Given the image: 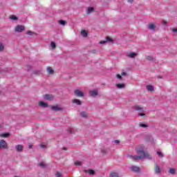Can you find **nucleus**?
Instances as JSON below:
<instances>
[{
  "instance_id": "39",
  "label": "nucleus",
  "mask_w": 177,
  "mask_h": 177,
  "mask_svg": "<svg viewBox=\"0 0 177 177\" xmlns=\"http://www.w3.org/2000/svg\"><path fill=\"white\" fill-rule=\"evenodd\" d=\"M157 154L159 157H164V155L162 154V153L160 151H157Z\"/></svg>"
},
{
  "instance_id": "4",
  "label": "nucleus",
  "mask_w": 177,
  "mask_h": 177,
  "mask_svg": "<svg viewBox=\"0 0 177 177\" xmlns=\"http://www.w3.org/2000/svg\"><path fill=\"white\" fill-rule=\"evenodd\" d=\"M74 93L76 96H78V97H84V92L81 91L80 89L75 90Z\"/></svg>"
},
{
  "instance_id": "49",
  "label": "nucleus",
  "mask_w": 177,
  "mask_h": 177,
  "mask_svg": "<svg viewBox=\"0 0 177 177\" xmlns=\"http://www.w3.org/2000/svg\"><path fill=\"white\" fill-rule=\"evenodd\" d=\"M63 150H67V148L64 147V148H63Z\"/></svg>"
},
{
  "instance_id": "38",
  "label": "nucleus",
  "mask_w": 177,
  "mask_h": 177,
  "mask_svg": "<svg viewBox=\"0 0 177 177\" xmlns=\"http://www.w3.org/2000/svg\"><path fill=\"white\" fill-rule=\"evenodd\" d=\"M116 78H118V80H122V77L120 74L116 75Z\"/></svg>"
},
{
  "instance_id": "36",
  "label": "nucleus",
  "mask_w": 177,
  "mask_h": 177,
  "mask_svg": "<svg viewBox=\"0 0 177 177\" xmlns=\"http://www.w3.org/2000/svg\"><path fill=\"white\" fill-rule=\"evenodd\" d=\"M5 49V46L0 43V52H2Z\"/></svg>"
},
{
  "instance_id": "17",
  "label": "nucleus",
  "mask_w": 177,
  "mask_h": 177,
  "mask_svg": "<svg viewBox=\"0 0 177 177\" xmlns=\"http://www.w3.org/2000/svg\"><path fill=\"white\" fill-rule=\"evenodd\" d=\"M15 149L17 151H23V145H16Z\"/></svg>"
},
{
  "instance_id": "40",
  "label": "nucleus",
  "mask_w": 177,
  "mask_h": 177,
  "mask_svg": "<svg viewBox=\"0 0 177 177\" xmlns=\"http://www.w3.org/2000/svg\"><path fill=\"white\" fill-rule=\"evenodd\" d=\"M40 147H41V149H46V145L45 144H41V145H40Z\"/></svg>"
},
{
  "instance_id": "14",
  "label": "nucleus",
  "mask_w": 177,
  "mask_h": 177,
  "mask_svg": "<svg viewBox=\"0 0 177 177\" xmlns=\"http://www.w3.org/2000/svg\"><path fill=\"white\" fill-rule=\"evenodd\" d=\"M94 10H95V8H93V7H88L86 9V14L91 15V13H93Z\"/></svg>"
},
{
  "instance_id": "32",
  "label": "nucleus",
  "mask_w": 177,
  "mask_h": 177,
  "mask_svg": "<svg viewBox=\"0 0 177 177\" xmlns=\"http://www.w3.org/2000/svg\"><path fill=\"white\" fill-rule=\"evenodd\" d=\"M59 24L61 26H66V21H64V20H59Z\"/></svg>"
},
{
  "instance_id": "46",
  "label": "nucleus",
  "mask_w": 177,
  "mask_h": 177,
  "mask_svg": "<svg viewBox=\"0 0 177 177\" xmlns=\"http://www.w3.org/2000/svg\"><path fill=\"white\" fill-rule=\"evenodd\" d=\"M114 143H115L116 145H118V143H120V140H116L114 141Z\"/></svg>"
},
{
  "instance_id": "50",
  "label": "nucleus",
  "mask_w": 177,
  "mask_h": 177,
  "mask_svg": "<svg viewBox=\"0 0 177 177\" xmlns=\"http://www.w3.org/2000/svg\"><path fill=\"white\" fill-rule=\"evenodd\" d=\"M102 153H106V151L104 150H102Z\"/></svg>"
},
{
  "instance_id": "24",
  "label": "nucleus",
  "mask_w": 177,
  "mask_h": 177,
  "mask_svg": "<svg viewBox=\"0 0 177 177\" xmlns=\"http://www.w3.org/2000/svg\"><path fill=\"white\" fill-rule=\"evenodd\" d=\"M117 88H118V89H122V88H125V84H117Z\"/></svg>"
},
{
  "instance_id": "30",
  "label": "nucleus",
  "mask_w": 177,
  "mask_h": 177,
  "mask_svg": "<svg viewBox=\"0 0 177 177\" xmlns=\"http://www.w3.org/2000/svg\"><path fill=\"white\" fill-rule=\"evenodd\" d=\"M109 177H120L118 174V173L113 172L111 173Z\"/></svg>"
},
{
  "instance_id": "15",
  "label": "nucleus",
  "mask_w": 177,
  "mask_h": 177,
  "mask_svg": "<svg viewBox=\"0 0 177 177\" xmlns=\"http://www.w3.org/2000/svg\"><path fill=\"white\" fill-rule=\"evenodd\" d=\"M155 174H161V168L160 166H158V165H156L155 166Z\"/></svg>"
},
{
  "instance_id": "26",
  "label": "nucleus",
  "mask_w": 177,
  "mask_h": 177,
  "mask_svg": "<svg viewBox=\"0 0 177 177\" xmlns=\"http://www.w3.org/2000/svg\"><path fill=\"white\" fill-rule=\"evenodd\" d=\"M10 19L14 21H16L17 20V17L16 15H11L10 16Z\"/></svg>"
},
{
  "instance_id": "33",
  "label": "nucleus",
  "mask_w": 177,
  "mask_h": 177,
  "mask_svg": "<svg viewBox=\"0 0 177 177\" xmlns=\"http://www.w3.org/2000/svg\"><path fill=\"white\" fill-rule=\"evenodd\" d=\"M39 165H40L41 168H45V167H46V165L44 162H41L40 163H39Z\"/></svg>"
},
{
  "instance_id": "18",
  "label": "nucleus",
  "mask_w": 177,
  "mask_h": 177,
  "mask_svg": "<svg viewBox=\"0 0 177 177\" xmlns=\"http://www.w3.org/2000/svg\"><path fill=\"white\" fill-rule=\"evenodd\" d=\"M47 73H48V74H50V75H52V74H54L55 73V71L52 68H50V67H47Z\"/></svg>"
},
{
  "instance_id": "9",
  "label": "nucleus",
  "mask_w": 177,
  "mask_h": 177,
  "mask_svg": "<svg viewBox=\"0 0 177 177\" xmlns=\"http://www.w3.org/2000/svg\"><path fill=\"white\" fill-rule=\"evenodd\" d=\"M131 171L133 172H140V167L137 166H131L130 167Z\"/></svg>"
},
{
  "instance_id": "34",
  "label": "nucleus",
  "mask_w": 177,
  "mask_h": 177,
  "mask_svg": "<svg viewBox=\"0 0 177 177\" xmlns=\"http://www.w3.org/2000/svg\"><path fill=\"white\" fill-rule=\"evenodd\" d=\"M55 176L56 177H63V175L62 174V173L57 171L55 174Z\"/></svg>"
},
{
  "instance_id": "10",
  "label": "nucleus",
  "mask_w": 177,
  "mask_h": 177,
  "mask_svg": "<svg viewBox=\"0 0 177 177\" xmlns=\"http://www.w3.org/2000/svg\"><path fill=\"white\" fill-rule=\"evenodd\" d=\"M127 57H129L130 59H135L136 56H138V53H129L127 54Z\"/></svg>"
},
{
  "instance_id": "47",
  "label": "nucleus",
  "mask_w": 177,
  "mask_h": 177,
  "mask_svg": "<svg viewBox=\"0 0 177 177\" xmlns=\"http://www.w3.org/2000/svg\"><path fill=\"white\" fill-rule=\"evenodd\" d=\"M127 2H129V3H132V2H133V0H127Z\"/></svg>"
},
{
  "instance_id": "8",
  "label": "nucleus",
  "mask_w": 177,
  "mask_h": 177,
  "mask_svg": "<svg viewBox=\"0 0 177 177\" xmlns=\"http://www.w3.org/2000/svg\"><path fill=\"white\" fill-rule=\"evenodd\" d=\"M107 42H113V39H110L109 37H106L105 40H102L100 41L101 45H106Z\"/></svg>"
},
{
  "instance_id": "48",
  "label": "nucleus",
  "mask_w": 177,
  "mask_h": 177,
  "mask_svg": "<svg viewBox=\"0 0 177 177\" xmlns=\"http://www.w3.org/2000/svg\"><path fill=\"white\" fill-rule=\"evenodd\" d=\"M29 149H32V145H29Z\"/></svg>"
},
{
  "instance_id": "37",
  "label": "nucleus",
  "mask_w": 177,
  "mask_h": 177,
  "mask_svg": "<svg viewBox=\"0 0 177 177\" xmlns=\"http://www.w3.org/2000/svg\"><path fill=\"white\" fill-rule=\"evenodd\" d=\"M147 59L151 62V61L154 60V58H153V57H151V56H147Z\"/></svg>"
},
{
  "instance_id": "20",
  "label": "nucleus",
  "mask_w": 177,
  "mask_h": 177,
  "mask_svg": "<svg viewBox=\"0 0 177 177\" xmlns=\"http://www.w3.org/2000/svg\"><path fill=\"white\" fill-rule=\"evenodd\" d=\"M146 88L149 92H153V91H154V87L151 85H147Z\"/></svg>"
},
{
  "instance_id": "27",
  "label": "nucleus",
  "mask_w": 177,
  "mask_h": 177,
  "mask_svg": "<svg viewBox=\"0 0 177 177\" xmlns=\"http://www.w3.org/2000/svg\"><path fill=\"white\" fill-rule=\"evenodd\" d=\"M75 165L77 167H81V165H82V162L81 161L77 160L75 162Z\"/></svg>"
},
{
  "instance_id": "41",
  "label": "nucleus",
  "mask_w": 177,
  "mask_h": 177,
  "mask_svg": "<svg viewBox=\"0 0 177 177\" xmlns=\"http://www.w3.org/2000/svg\"><path fill=\"white\" fill-rule=\"evenodd\" d=\"M31 68H32L31 66H30V65L26 66V70H28V71H30V70H31Z\"/></svg>"
},
{
  "instance_id": "2",
  "label": "nucleus",
  "mask_w": 177,
  "mask_h": 177,
  "mask_svg": "<svg viewBox=\"0 0 177 177\" xmlns=\"http://www.w3.org/2000/svg\"><path fill=\"white\" fill-rule=\"evenodd\" d=\"M25 28H26L21 25H17L15 28V32H22V31H24Z\"/></svg>"
},
{
  "instance_id": "45",
  "label": "nucleus",
  "mask_w": 177,
  "mask_h": 177,
  "mask_svg": "<svg viewBox=\"0 0 177 177\" xmlns=\"http://www.w3.org/2000/svg\"><path fill=\"white\" fill-rule=\"evenodd\" d=\"M68 131L69 132V133H73V129H68Z\"/></svg>"
},
{
  "instance_id": "43",
  "label": "nucleus",
  "mask_w": 177,
  "mask_h": 177,
  "mask_svg": "<svg viewBox=\"0 0 177 177\" xmlns=\"http://www.w3.org/2000/svg\"><path fill=\"white\" fill-rule=\"evenodd\" d=\"M173 32H174L175 34H177V28H173L172 29Z\"/></svg>"
},
{
  "instance_id": "1",
  "label": "nucleus",
  "mask_w": 177,
  "mask_h": 177,
  "mask_svg": "<svg viewBox=\"0 0 177 177\" xmlns=\"http://www.w3.org/2000/svg\"><path fill=\"white\" fill-rule=\"evenodd\" d=\"M145 145H140L136 148V152L137 153L138 156L136 155H127L128 158L132 160L133 161H139L140 160H151L152 157L150 153L147 151H145Z\"/></svg>"
},
{
  "instance_id": "11",
  "label": "nucleus",
  "mask_w": 177,
  "mask_h": 177,
  "mask_svg": "<svg viewBox=\"0 0 177 177\" xmlns=\"http://www.w3.org/2000/svg\"><path fill=\"white\" fill-rule=\"evenodd\" d=\"M148 28L149 30H150L151 31H156V25L153 23L149 24H148Z\"/></svg>"
},
{
  "instance_id": "13",
  "label": "nucleus",
  "mask_w": 177,
  "mask_h": 177,
  "mask_svg": "<svg viewBox=\"0 0 177 177\" xmlns=\"http://www.w3.org/2000/svg\"><path fill=\"white\" fill-rule=\"evenodd\" d=\"M84 172H85V174H89V175H95V171L91 169H84Z\"/></svg>"
},
{
  "instance_id": "3",
  "label": "nucleus",
  "mask_w": 177,
  "mask_h": 177,
  "mask_svg": "<svg viewBox=\"0 0 177 177\" xmlns=\"http://www.w3.org/2000/svg\"><path fill=\"white\" fill-rule=\"evenodd\" d=\"M39 107H41V109H47V107H49V104L48 103L43 102V101H39Z\"/></svg>"
},
{
  "instance_id": "44",
  "label": "nucleus",
  "mask_w": 177,
  "mask_h": 177,
  "mask_svg": "<svg viewBox=\"0 0 177 177\" xmlns=\"http://www.w3.org/2000/svg\"><path fill=\"white\" fill-rule=\"evenodd\" d=\"M121 75H122L123 77H125V75H127V73L122 72Z\"/></svg>"
},
{
  "instance_id": "19",
  "label": "nucleus",
  "mask_w": 177,
  "mask_h": 177,
  "mask_svg": "<svg viewBox=\"0 0 177 177\" xmlns=\"http://www.w3.org/2000/svg\"><path fill=\"white\" fill-rule=\"evenodd\" d=\"M51 109L53 110V111H60V110H62V109L57 106H52Z\"/></svg>"
},
{
  "instance_id": "25",
  "label": "nucleus",
  "mask_w": 177,
  "mask_h": 177,
  "mask_svg": "<svg viewBox=\"0 0 177 177\" xmlns=\"http://www.w3.org/2000/svg\"><path fill=\"white\" fill-rule=\"evenodd\" d=\"M139 127H141V128H147L149 127V125H147V124H145V123H140Z\"/></svg>"
},
{
  "instance_id": "16",
  "label": "nucleus",
  "mask_w": 177,
  "mask_h": 177,
  "mask_svg": "<svg viewBox=\"0 0 177 177\" xmlns=\"http://www.w3.org/2000/svg\"><path fill=\"white\" fill-rule=\"evenodd\" d=\"M80 115L82 118H88V113H86V111H82V112H80Z\"/></svg>"
},
{
  "instance_id": "28",
  "label": "nucleus",
  "mask_w": 177,
  "mask_h": 177,
  "mask_svg": "<svg viewBox=\"0 0 177 177\" xmlns=\"http://www.w3.org/2000/svg\"><path fill=\"white\" fill-rule=\"evenodd\" d=\"M175 172H176V170L174 168H171L169 170V173L171 174V175H174L175 174Z\"/></svg>"
},
{
  "instance_id": "6",
  "label": "nucleus",
  "mask_w": 177,
  "mask_h": 177,
  "mask_svg": "<svg viewBox=\"0 0 177 177\" xmlns=\"http://www.w3.org/2000/svg\"><path fill=\"white\" fill-rule=\"evenodd\" d=\"M43 97L45 100H53L55 99V96L50 94H46L43 95Z\"/></svg>"
},
{
  "instance_id": "42",
  "label": "nucleus",
  "mask_w": 177,
  "mask_h": 177,
  "mask_svg": "<svg viewBox=\"0 0 177 177\" xmlns=\"http://www.w3.org/2000/svg\"><path fill=\"white\" fill-rule=\"evenodd\" d=\"M138 115H140V117H146V115L143 113H138Z\"/></svg>"
},
{
  "instance_id": "7",
  "label": "nucleus",
  "mask_w": 177,
  "mask_h": 177,
  "mask_svg": "<svg viewBox=\"0 0 177 177\" xmlns=\"http://www.w3.org/2000/svg\"><path fill=\"white\" fill-rule=\"evenodd\" d=\"M98 94L99 93L97 89L91 90L89 91L90 96H92L93 97L97 96Z\"/></svg>"
},
{
  "instance_id": "12",
  "label": "nucleus",
  "mask_w": 177,
  "mask_h": 177,
  "mask_svg": "<svg viewBox=\"0 0 177 177\" xmlns=\"http://www.w3.org/2000/svg\"><path fill=\"white\" fill-rule=\"evenodd\" d=\"M72 103L77 104V106H81L82 104V102L78 99H74L72 100Z\"/></svg>"
},
{
  "instance_id": "31",
  "label": "nucleus",
  "mask_w": 177,
  "mask_h": 177,
  "mask_svg": "<svg viewBox=\"0 0 177 177\" xmlns=\"http://www.w3.org/2000/svg\"><path fill=\"white\" fill-rule=\"evenodd\" d=\"M27 35H29V36H32V35H34V34H35V32L31 31V30H28L27 32H26Z\"/></svg>"
},
{
  "instance_id": "35",
  "label": "nucleus",
  "mask_w": 177,
  "mask_h": 177,
  "mask_svg": "<svg viewBox=\"0 0 177 177\" xmlns=\"http://www.w3.org/2000/svg\"><path fill=\"white\" fill-rule=\"evenodd\" d=\"M50 46H51L52 49H55V48H56V44H55V42L52 41L50 43Z\"/></svg>"
},
{
  "instance_id": "29",
  "label": "nucleus",
  "mask_w": 177,
  "mask_h": 177,
  "mask_svg": "<svg viewBox=\"0 0 177 177\" xmlns=\"http://www.w3.org/2000/svg\"><path fill=\"white\" fill-rule=\"evenodd\" d=\"M10 135V134L9 133H5L1 134V136H2V138H9Z\"/></svg>"
},
{
  "instance_id": "21",
  "label": "nucleus",
  "mask_w": 177,
  "mask_h": 177,
  "mask_svg": "<svg viewBox=\"0 0 177 177\" xmlns=\"http://www.w3.org/2000/svg\"><path fill=\"white\" fill-rule=\"evenodd\" d=\"M135 110H137V111H143V108L139 105H136L134 106Z\"/></svg>"
},
{
  "instance_id": "22",
  "label": "nucleus",
  "mask_w": 177,
  "mask_h": 177,
  "mask_svg": "<svg viewBox=\"0 0 177 177\" xmlns=\"http://www.w3.org/2000/svg\"><path fill=\"white\" fill-rule=\"evenodd\" d=\"M33 74H35L36 75H40V74H42V70H35L33 71Z\"/></svg>"
},
{
  "instance_id": "23",
  "label": "nucleus",
  "mask_w": 177,
  "mask_h": 177,
  "mask_svg": "<svg viewBox=\"0 0 177 177\" xmlns=\"http://www.w3.org/2000/svg\"><path fill=\"white\" fill-rule=\"evenodd\" d=\"M81 35H82L84 37H88V32L86 30H82Z\"/></svg>"
},
{
  "instance_id": "5",
  "label": "nucleus",
  "mask_w": 177,
  "mask_h": 177,
  "mask_svg": "<svg viewBox=\"0 0 177 177\" xmlns=\"http://www.w3.org/2000/svg\"><path fill=\"white\" fill-rule=\"evenodd\" d=\"M0 149H8V143L4 140H0Z\"/></svg>"
}]
</instances>
